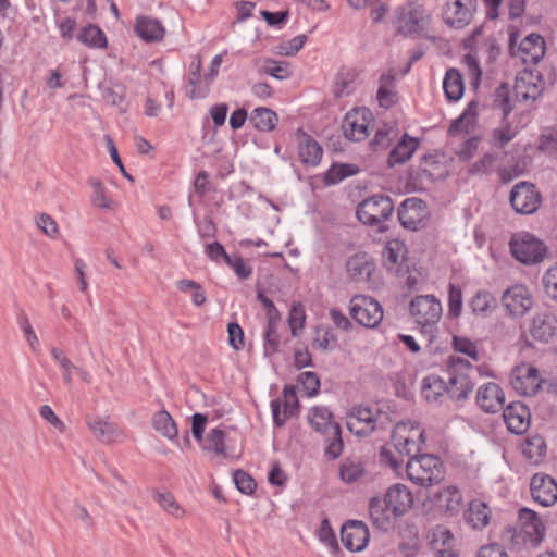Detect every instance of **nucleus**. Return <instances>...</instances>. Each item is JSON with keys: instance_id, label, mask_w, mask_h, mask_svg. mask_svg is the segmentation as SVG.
<instances>
[{"instance_id": "f257e3e1", "label": "nucleus", "mask_w": 557, "mask_h": 557, "mask_svg": "<svg viewBox=\"0 0 557 557\" xmlns=\"http://www.w3.org/2000/svg\"><path fill=\"white\" fill-rule=\"evenodd\" d=\"M481 368L473 367L469 361L450 356L446 362L445 374L448 383V397L461 403L467 400L475 385L474 379Z\"/></svg>"}, {"instance_id": "f03ea898", "label": "nucleus", "mask_w": 557, "mask_h": 557, "mask_svg": "<svg viewBox=\"0 0 557 557\" xmlns=\"http://www.w3.org/2000/svg\"><path fill=\"white\" fill-rule=\"evenodd\" d=\"M391 424L389 414L377 407L357 405L352 406L346 414L347 429L359 437L385 431Z\"/></svg>"}, {"instance_id": "7ed1b4c3", "label": "nucleus", "mask_w": 557, "mask_h": 557, "mask_svg": "<svg viewBox=\"0 0 557 557\" xmlns=\"http://www.w3.org/2000/svg\"><path fill=\"white\" fill-rule=\"evenodd\" d=\"M308 419L317 432L326 435L325 455L331 459L339 457L344 447L342 429L337 422L332 421L331 411L325 407H313Z\"/></svg>"}, {"instance_id": "20e7f679", "label": "nucleus", "mask_w": 557, "mask_h": 557, "mask_svg": "<svg viewBox=\"0 0 557 557\" xmlns=\"http://www.w3.org/2000/svg\"><path fill=\"white\" fill-rule=\"evenodd\" d=\"M408 479L414 484L430 486L444 479V468L441 459L431 454H422L410 458L406 463Z\"/></svg>"}, {"instance_id": "39448f33", "label": "nucleus", "mask_w": 557, "mask_h": 557, "mask_svg": "<svg viewBox=\"0 0 557 557\" xmlns=\"http://www.w3.org/2000/svg\"><path fill=\"white\" fill-rule=\"evenodd\" d=\"M394 203L389 196L376 194L360 202L356 210L358 220L369 226H379L391 218Z\"/></svg>"}, {"instance_id": "423d86ee", "label": "nucleus", "mask_w": 557, "mask_h": 557, "mask_svg": "<svg viewBox=\"0 0 557 557\" xmlns=\"http://www.w3.org/2000/svg\"><path fill=\"white\" fill-rule=\"evenodd\" d=\"M510 250L512 256L524 264L539 263L547 253L545 244L530 233L515 235L510 240Z\"/></svg>"}, {"instance_id": "0eeeda50", "label": "nucleus", "mask_w": 557, "mask_h": 557, "mask_svg": "<svg viewBox=\"0 0 557 557\" xmlns=\"http://www.w3.org/2000/svg\"><path fill=\"white\" fill-rule=\"evenodd\" d=\"M350 317L361 326L374 329L383 320V308L370 296L356 295L349 304Z\"/></svg>"}, {"instance_id": "6e6552de", "label": "nucleus", "mask_w": 557, "mask_h": 557, "mask_svg": "<svg viewBox=\"0 0 557 557\" xmlns=\"http://www.w3.org/2000/svg\"><path fill=\"white\" fill-rule=\"evenodd\" d=\"M409 311L414 322L423 330L435 326L442 317V304L433 295L416 296L409 306Z\"/></svg>"}, {"instance_id": "1a4fd4ad", "label": "nucleus", "mask_w": 557, "mask_h": 557, "mask_svg": "<svg viewBox=\"0 0 557 557\" xmlns=\"http://www.w3.org/2000/svg\"><path fill=\"white\" fill-rule=\"evenodd\" d=\"M393 446L401 456H420L421 445L424 443V431L418 426L408 428L405 423L396 425L392 434Z\"/></svg>"}, {"instance_id": "9d476101", "label": "nucleus", "mask_w": 557, "mask_h": 557, "mask_svg": "<svg viewBox=\"0 0 557 557\" xmlns=\"http://www.w3.org/2000/svg\"><path fill=\"white\" fill-rule=\"evenodd\" d=\"M401 226L409 231H418L425 225L429 216L426 205L419 198L405 199L397 210Z\"/></svg>"}, {"instance_id": "9b49d317", "label": "nucleus", "mask_w": 557, "mask_h": 557, "mask_svg": "<svg viewBox=\"0 0 557 557\" xmlns=\"http://www.w3.org/2000/svg\"><path fill=\"white\" fill-rule=\"evenodd\" d=\"M510 203L517 213L532 214L541 205V195L533 184L520 182L510 191Z\"/></svg>"}, {"instance_id": "f8f14e48", "label": "nucleus", "mask_w": 557, "mask_h": 557, "mask_svg": "<svg viewBox=\"0 0 557 557\" xmlns=\"http://www.w3.org/2000/svg\"><path fill=\"white\" fill-rule=\"evenodd\" d=\"M476 0H450L443 10L444 22L454 28L467 26L476 11Z\"/></svg>"}, {"instance_id": "ddd939ff", "label": "nucleus", "mask_w": 557, "mask_h": 557, "mask_svg": "<svg viewBox=\"0 0 557 557\" xmlns=\"http://www.w3.org/2000/svg\"><path fill=\"white\" fill-rule=\"evenodd\" d=\"M502 302L509 315L521 318L533 306L530 290L524 285H513L506 289L502 296Z\"/></svg>"}, {"instance_id": "4468645a", "label": "nucleus", "mask_w": 557, "mask_h": 557, "mask_svg": "<svg viewBox=\"0 0 557 557\" xmlns=\"http://www.w3.org/2000/svg\"><path fill=\"white\" fill-rule=\"evenodd\" d=\"M372 120L371 112L366 108L350 110L344 117L343 132L346 138L359 141L368 137Z\"/></svg>"}, {"instance_id": "2eb2a0df", "label": "nucleus", "mask_w": 557, "mask_h": 557, "mask_svg": "<svg viewBox=\"0 0 557 557\" xmlns=\"http://www.w3.org/2000/svg\"><path fill=\"white\" fill-rule=\"evenodd\" d=\"M534 502L543 507L553 506L557 502V482L545 473H535L530 483Z\"/></svg>"}, {"instance_id": "dca6fc26", "label": "nucleus", "mask_w": 557, "mask_h": 557, "mask_svg": "<svg viewBox=\"0 0 557 557\" xmlns=\"http://www.w3.org/2000/svg\"><path fill=\"white\" fill-rule=\"evenodd\" d=\"M283 400L276 398L271 401L273 422L278 428L283 426L289 417L295 416L299 408L294 386H285L283 389Z\"/></svg>"}, {"instance_id": "f3484780", "label": "nucleus", "mask_w": 557, "mask_h": 557, "mask_svg": "<svg viewBox=\"0 0 557 557\" xmlns=\"http://www.w3.org/2000/svg\"><path fill=\"white\" fill-rule=\"evenodd\" d=\"M341 539L348 550L361 552L368 545L370 532L364 522L352 520L342 527Z\"/></svg>"}, {"instance_id": "a211bd4d", "label": "nucleus", "mask_w": 557, "mask_h": 557, "mask_svg": "<svg viewBox=\"0 0 557 557\" xmlns=\"http://www.w3.org/2000/svg\"><path fill=\"white\" fill-rule=\"evenodd\" d=\"M539 370L532 366H521L513 369L510 375V384L518 393L531 396L540 388Z\"/></svg>"}, {"instance_id": "6ab92c4d", "label": "nucleus", "mask_w": 557, "mask_h": 557, "mask_svg": "<svg viewBox=\"0 0 557 557\" xmlns=\"http://www.w3.org/2000/svg\"><path fill=\"white\" fill-rule=\"evenodd\" d=\"M476 404L483 411L496 413L504 409V392L496 383L488 382L483 384L476 392Z\"/></svg>"}, {"instance_id": "aec40b11", "label": "nucleus", "mask_w": 557, "mask_h": 557, "mask_svg": "<svg viewBox=\"0 0 557 557\" xmlns=\"http://www.w3.org/2000/svg\"><path fill=\"white\" fill-rule=\"evenodd\" d=\"M369 515L373 525L384 532L393 530L396 520L399 518L395 512H392L391 507L381 497L371 498Z\"/></svg>"}, {"instance_id": "412c9836", "label": "nucleus", "mask_w": 557, "mask_h": 557, "mask_svg": "<svg viewBox=\"0 0 557 557\" xmlns=\"http://www.w3.org/2000/svg\"><path fill=\"white\" fill-rule=\"evenodd\" d=\"M398 517L407 513L413 505V496L404 484H395L388 487L382 498Z\"/></svg>"}, {"instance_id": "4be33fe9", "label": "nucleus", "mask_w": 557, "mask_h": 557, "mask_svg": "<svg viewBox=\"0 0 557 557\" xmlns=\"http://www.w3.org/2000/svg\"><path fill=\"white\" fill-rule=\"evenodd\" d=\"M504 420L510 432L515 434L524 433L530 424L529 408L520 401L511 403L504 407Z\"/></svg>"}, {"instance_id": "5701e85b", "label": "nucleus", "mask_w": 557, "mask_h": 557, "mask_svg": "<svg viewBox=\"0 0 557 557\" xmlns=\"http://www.w3.org/2000/svg\"><path fill=\"white\" fill-rule=\"evenodd\" d=\"M557 333V318L550 312L536 313L530 325L533 339L548 343Z\"/></svg>"}, {"instance_id": "b1692460", "label": "nucleus", "mask_w": 557, "mask_h": 557, "mask_svg": "<svg viewBox=\"0 0 557 557\" xmlns=\"http://www.w3.org/2000/svg\"><path fill=\"white\" fill-rule=\"evenodd\" d=\"M430 545L435 557H458L455 549V537L444 525H436L433 529Z\"/></svg>"}, {"instance_id": "393cba45", "label": "nucleus", "mask_w": 557, "mask_h": 557, "mask_svg": "<svg viewBox=\"0 0 557 557\" xmlns=\"http://www.w3.org/2000/svg\"><path fill=\"white\" fill-rule=\"evenodd\" d=\"M448 175L446 164L434 154H425L419 164L417 178L421 183H433L435 181L444 180Z\"/></svg>"}, {"instance_id": "a878e982", "label": "nucleus", "mask_w": 557, "mask_h": 557, "mask_svg": "<svg viewBox=\"0 0 557 557\" xmlns=\"http://www.w3.org/2000/svg\"><path fill=\"white\" fill-rule=\"evenodd\" d=\"M298 153L302 163L315 166L320 163L323 149L319 143L302 129L297 131Z\"/></svg>"}, {"instance_id": "bb28decb", "label": "nucleus", "mask_w": 557, "mask_h": 557, "mask_svg": "<svg viewBox=\"0 0 557 557\" xmlns=\"http://www.w3.org/2000/svg\"><path fill=\"white\" fill-rule=\"evenodd\" d=\"M424 14L419 7L410 8L399 14L396 28L404 36L419 35L423 30Z\"/></svg>"}, {"instance_id": "cd10ccee", "label": "nucleus", "mask_w": 557, "mask_h": 557, "mask_svg": "<svg viewBox=\"0 0 557 557\" xmlns=\"http://www.w3.org/2000/svg\"><path fill=\"white\" fill-rule=\"evenodd\" d=\"M521 454L531 465H541L547 454L546 442L539 434H530L521 443Z\"/></svg>"}, {"instance_id": "c85d7f7f", "label": "nucleus", "mask_w": 557, "mask_h": 557, "mask_svg": "<svg viewBox=\"0 0 557 557\" xmlns=\"http://www.w3.org/2000/svg\"><path fill=\"white\" fill-rule=\"evenodd\" d=\"M519 51L524 62L536 64L545 54V40L539 34H529L521 40Z\"/></svg>"}, {"instance_id": "c756f323", "label": "nucleus", "mask_w": 557, "mask_h": 557, "mask_svg": "<svg viewBox=\"0 0 557 557\" xmlns=\"http://www.w3.org/2000/svg\"><path fill=\"white\" fill-rule=\"evenodd\" d=\"M420 141L416 137L405 134L400 141L391 150L387 164L393 168L406 163L418 149Z\"/></svg>"}, {"instance_id": "7c9ffc66", "label": "nucleus", "mask_w": 557, "mask_h": 557, "mask_svg": "<svg viewBox=\"0 0 557 557\" xmlns=\"http://www.w3.org/2000/svg\"><path fill=\"white\" fill-rule=\"evenodd\" d=\"M135 32L143 40L154 42L163 39L165 29L157 18L138 16L135 24Z\"/></svg>"}, {"instance_id": "2f4dec72", "label": "nucleus", "mask_w": 557, "mask_h": 557, "mask_svg": "<svg viewBox=\"0 0 557 557\" xmlns=\"http://www.w3.org/2000/svg\"><path fill=\"white\" fill-rule=\"evenodd\" d=\"M347 273L356 282H366L374 270V264L367 253H357L347 261Z\"/></svg>"}, {"instance_id": "473e14b6", "label": "nucleus", "mask_w": 557, "mask_h": 557, "mask_svg": "<svg viewBox=\"0 0 557 557\" xmlns=\"http://www.w3.org/2000/svg\"><path fill=\"white\" fill-rule=\"evenodd\" d=\"M535 78L533 73L529 71H524L517 76L513 90L518 100H535L539 97L541 87L534 82Z\"/></svg>"}, {"instance_id": "72a5a7b5", "label": "nucleus", "mask_w": 557, "mask_h": 557, "mask_svg": "<svg viewBox=\"0 0 557 557\" xmlns=\"http://www.w3.org/2000/svg\"><path fill=\"white\" fill-rule=\"evenodd\" d=\"M422 394L428 401L442 403L445 395L448 396L447 377L430 374L422 381Z\"/></svg>"}, {"instance_id": "f704fd0d", "label": "nucleus", "mask_w": 557, "mask_h": 557, "mask_svg": "<svg viewBox=\"0 0 557 557\" xmlns=\"http://www.w3.org/2000/svg\"><path fill=\"white\" fill-rule=\"evenodd\" d=\"M491 518V509L479 499L470 503L468 510L465 512V519L473 529L481 530L485 528Z\"/></svg>"}, {"instance_id": "c9c22d12", "label": "nucleus", "mask_w": 557, "mask_h": 557, "mask_svg": "<svg viewBox=\"0 0 557 557\" xmlns=\"http://www.w3.org/2000/svg\"><path fill=\"white\" fill-rule=\"evenodd\" d=\"M434 502L446 512H458L462 505V495L455 486H448L434 495Z\"/></svg>"}, {"instance_id": "e433bc0d", "label": "nucleus", "mask_w": 557, "mask_h": 557, "mask_svg": "<svg viewBox=\"0 0 557 557\" xmlns=\"http://www.w3.org/2000/svg\"><path fill=\"white\" fill-rule=\"evenodd\" d=\"M249 122L260 132H272L278 123V116L273 110L260 107L252 110Z\"/></svg>"}, {"instance_id": "4c0bfd02", "label": "nucleus", "mask_w": 557, "mask_h": 557, "mask_svg": "<svg viewBox=\"0 0 557 557\" xmlns=\"http://www.w3.org/2000/svg\"><path fill=\"white\" fill-rule=\"evenodd\" d=\"M443 88L445 96L450 101L459 100L465 91L463 79L460 72L457 69L447 70L444 81Z\"/></svg>"}, {"instance_id": "58836bf2", "label": "nucleus", "mask_w": 557, "mask_h": 557, "mask_svg": "<svg viewBox=\"0 0 557 557\" xmlns=\"http://www.w3.org/2000/svg\"><path fill=\"white\" fill-rule=\"evenodd\" d=\"M86 423L97 440L102 443H110L117 433V428L113 423L98 417L88 416Z\"/></svg>"}, {"instance_id": "ea45409f", "label": "nucleus", "mask_w": 557, "mask_h": 557, "mask_svg": "<svg viewBox=\"0 0 557 557\" xmlns=\"http://www.w3.org/2000/svg\"><path fill=\"white\" fill-rule=\"evenodd\" d=\"M152 426L157 432L171 441L177 437L176 423L166 410H160L153 414Z\"/></svg>"}, {"instance_id": "a19ab883", "label": "nucleus", "mask_w": 557, "mask_h": 557, "mask_svg": "<svg viewBox=\"0 0 557 557\" xmlns=\"http://www.w3.org/2000/svg\"><path fill=\"white\" fill-rule=\"evenodd\" d=\"M359 168L351 163L333 164L324 175V183L326 185H335L343 180L356 175Z\"/></svg>"}, {"instance_id": "79ce46f5", "label": "nucleus", "mask_w": 557, "mask_h": 557, "mask_svg": "<svg viewBox=\"0 0 557 557\" xmlns=\"http://www.w3.org/2000/svg\"><path fill=\"white\" fill-rule=\"evenodd\" d=\"M258 70L260 74H267L281 81L286 79L292 75V71L287 62L272 59L262 60Z\"/></svg>"}, {"instance_id": "37998d69", "label": "nucleus", "mask_w": 557, "mask_h": 557, "mask_svg": "<svg viewBox=\"0 0 557 557\" xmlns=\"http://www.w3.org/2000/svg\"><path fill=\"white\" fill-rule=\"evenodd\" d=\"M78 41L92 48H104L107 46V38L103 32L95 26H85L77 35Z\"/></svg>"}, {"instance_id": "c03bdc74", "label": "nucleus", "mask_w": 557, "mask_h": 557, "mask_svg": "<svg viewBox=\"0 0 557 557\" xmlns=\"http://www.w3.org/2000/svg\"><path fill=\"white\" fill-rule=\"evenodd\" d=\"M493 109L499 110L503 114V120L506 121L512 111L510 100V88L507 83H502L494 92Z\"/></svg>"}, {"instance_id": "a18cd8bd", "label": "nucleus", "mask_w": 557, "mask_h": 557, "mask_svg": "<svg viewBox=\"0 0 557 557\" xmlns=\"http://www.w3.org/2000/svg\"><path fill=\"white\" fill-rule=\"evenodd\" d=\"M476 109L478 103L475 101H471L468 104L467 109L463 111V113L453 122V124L449 127V133L460 131H465L468 133L475 123Z\"/></svg>"}, {"instance_id": "49530a36", "label": "nucleus", "mask_w": 557, "mask_h": 557, "mask_svg": "<svg viewBox=\"0 0 557 557\" xmlns=\"http://www.w3.org/2000/svg\"><path fill=\"white\" fill-rule=\"evenodd\" d=\"M469 306L474 314L486 315L496 307V299L488 292H479L472 297Z\"/></svg>"}, {"instance_id": "de8ad7c7", "label": "nucleus", "mask_w": 557, "mask_h": 557, "mask_svg": "<svg viewBox=\"0 0 557 557\" xmlns=\"http://www.w3.org/2000/svg\"><path fill=\"white\" fill-rule=\"evenodd\" d=\"M380 107L389 109L396 103V92L393 90V77L382 76L376 95Z\"/></svg>"}, {"instance_id": "09e8293b", "label": "nucleus", "mask_w": 557, "mask_h": 557, "mask_svg": "<svg viewBox=\"0 0 557 557\" xmlns=\"http://www.w3.org/2000/svg\"><path fill=\"white\" fill-rule=\"evenodd\" d=\"M225 437L226 434L224 431L220 429H212L206 437L203 449L225 457Z\"/></svg>"}, {"instance_id": "8fccbe9b", "label": "nucleus", "mask_w": 557, "mask_h": 557, "mask_svg": "<svg viewBox=\"0 0 557 557\" xmlns=\"http://www.w3.org/2000/svg\"><path fill=\"white\" fill-rule=\"evenodd\" d=\"M88 183L94 189L92 196H91L92 203L99 208L113 209L114 201L107 198L106 188H104L103 184L98 178H95V177L89 178Z\"/></svg>"}, {"instance_id": "3c124183", "label": "nucleus", "mask_w": 557, "mask_h": 557, "mask_svg": "<svg viewBox=\"0 0 557 557\" xmlns=\"http://www.w3.org/2000/svg\"><path fill=\"white\" fill-rule=\"evenodd\" d=\"M153 498L171 516L182 518L185 515V510L171 493H157Z\"/></svg>"}, {"instance_id": "603ef678", "label": "nucleus", "mask_w": 557, "mask_h": 557, "mask_svg": "<svg viewBox=\"0 0 557 557\" xmlns=\"http://www.w3.org/2000/svg\"><path fill=\"white\" fill-rule=\"evenodd\" d=\"M200 72L201 61L200 59H197L191 62L189 67L188 83L193 86L191 90L188 92V97L190 99L203 98L206 96V91L198 86Z\"/></svg>"}, {"instance_id": "864d4df0", "label": "nucleus", "mask_w": 557, "mask_h": 557, "mask_svg": "<svg viewBox=\"0 0 557 557\" xmlns=\"http://www.w3.org/2000/svg\"><path fill=\"white\" fill-rule=\"evenodd\" d=\"M453 347L455 351L466 355L475 361L480 359L476 344L468 337L459 335L453 336Z\"/></svg>"}, {"instance_id": "5fc2aeb1", "label": "nucleus", "mask_w": 557, "mask_h": 557, "mask_svg": "<svg viewBox=\"0 0 557 557\" xmlns=\"http://www.w3.org/2000/svg\"><path fill=\"white\" fill-rule=\"evenodd\" d=\"M297 382L308 396H315L320 391V379L315 372L306 371L298 375Z\"/></svg>"}, {"instance_id": "6e6d98bb", "label": "nucleus", "mask_w": 557, "mask_h": 557, "mask_svg": "<svg viewBox=\"0 0 557 557\" xmlns=\"http://www.w3.org/2000/svg\"><path fill=\"white\" fill-rule=\"evenodd\" d=\"M306 314L305 308L301 302H293L289 315H288V324L290 326V331L293 336L298 335V329H302L305 325Z\"/></svg>"}, {"instance_id": "4d7b16f0", "label": "nucleus", "mask_w": 557, "mask_h": 557, "mask_svg": "<svg viewBox=\"0 0 557 557\" xmlns=\"http://www.w3.org/2000/svg\"><path fill=\"white\" fill-rule=\"evenodd\" d=\"M462 309V292L459 286L449 285L448 292V314L451 318L460 315Z\"/></svg>"}, {"instance_id": "13d9d810", "label": "nucleus", "mask_w": 557, "mask_h": 557, "mask_svg": "<svg viewBox=\"0 0 557 557\" xmlns=\"http://www.w3.org/2000/svg\"><path fill=\"white\" fill-rule=\"evenodd\" d=\"M234 483L238 491H240L244 494L250 495L256 490V482L246 471L244 470H236L233 474Z\"/></svg>"}, {"instance_id": "bf43d9fd", "label": "nucleus", "mask_w": 557, "mask_h": 557, "mask_svg": "<svg viewBox=\"0 0 557 557\" xmlns=\"http://www.w3.org/2000/svg\"><path fill=\"white\" fill-rule=\"evenodd\" d=\"M362 474V467L359 462L346 460L339 469L341 479L347 483L357 481Z\"/></svg>"}, {"instance_id": "052dcab7", "label": "nucleus", "mask_w": 557, "mask_h": 557, "mask_svg": "<svg viewBox=\"0 0 557 557\" xmlns=\"http://www.w3.org/2000/svg\"><path fill=\"white\" fill-rule=\"evenodd\" d=\"M403 245L399 242L388 243L383 252L384 264L392 269L400 262Z\"/></svg>"}, {"instance_id": "680f3d73", "label": "nucleus", "mask_w": 557, "mask_h": 557, "mask_svg": "<svg viewBox=\"0 0 557 557\" xmlns=\"http://www.w3.org/2000/svg\"><path fill=\"white\" fill-rule=\"evenodd\" d=\"M36 224L44 234L51 238H57L60 234L55 220L47 213L39 214L36 219Z\"/></svg>"}, {"instance_id": "e2e57ef3", "label": "nucleus", "mask_w": 557, "mask_h": 557, "mask_svg": "<svg viewBox=\"0 0 557 557\" xmlns=\"http://www.w3.org/2000/svg\"><path fill=\"white\" fill-rule=\"evenodd\" d=\"M228 344L235 350H240L245 346L244 331L236 322H231L227 325Z\"/></svg>"}, {"instance_id": "0e129e2a", "label": "nucleus", "mask_w": 557, "mask_h": 557, "mask_svg": "<svg viewBox=\"0 0 557 557\" xmlns=\"http://www.w3.org/2000/svg\"><path fill=\"white\" fill-rule=\"evenodd\" d=\"M226 263L239 280H247L252 274V268L238 255L230 256V262Z\"/></svg>"}, {"instance_id": "69168bd1", "label": "nucleus", "mask_w": 557, "mask_h": 557, "mask_svg": "<svg viewBox=\"0 0 557 557\" xmlns=\"http://www.w3.org/2000/svg\"><path fill=\"white\" fill-rule=\"evenodd\" d=\"M543 285L547 297L557 301V264L548 269L544 274Z\"/></svg>"}, {"instance_id": "338daca9", "label": "nucleus", "mask_w": 557, "mask_h": 557, "mask_svg": "<svg viewBox=\"0 0 557 557\" xmlns=\"http://www.w3.org/2000/svg\"><path fill=\"white\" fill-rule=\"evenodd\" d=\"M403 460H400L396 453L393 451L392 448L384 446L380 450V463L384 466H388L394 472L398 473L403 466Z\"/></svg>"}, {"instance_id": "774afa93", "label": "nucleus", "mask_w": 557, "mask_h": 557, "mask_svg": "<svg viewBox=\"0 0 557 557\" xmlns=\"http://www.w3.org/2000/svg\"><path fill=\"white\" fill-rule=\"evenodd\" d=\"M307 36L306 35H298L294 37L293 39L283 42L278 47V53L281 55L292 57L295 55L306 44Z\"/></svg>"}]
</instances>
